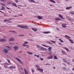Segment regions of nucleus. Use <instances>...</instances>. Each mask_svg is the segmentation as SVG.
I'll return each instance as SVG.
<instances>
[{"label":"nucleus","instance_id":"f257e3e1","mask_svg":"<svg viewBox=\"0 0 74 74\" xmlns=\"http://www.w3.org/2000/svg\"><path fill=\"white\" fill-rule=\"evenodd\" d=\"M17 27H19L20 28H24L25 29H28L29 28L26 26H24V27L22 26L21 25H18Z\"/></svg>","mask_w":74,"mask_h":74},{"label":"nucleus","instance_id":"f03ea898","mask_svg":"<svg viewBox=\"0 0 74 74\" xmlns=\"http://www.w3.org/2000/svg\"><path fill=\"white\" fill-rule=\"evenodd\" d=\"M53 55L47 57V59H53Z\"/></svg>","mask_w":74,"mask_h":74},{"label":"nucleus","instance_id":"7ed1b4c3","mask_svg":"<svg viewBox=\"0 0 74 74\" xmlns=\"http://www.w3.org/2000/svg\"><path fill=\"white\" fill-rule=\"evenodd\" d=\"M38 47L39 48H40V49H42L43 51H47V49L45 48H44L42 47Z\"/></svg>","mask_w":74,"mask_h":74},{"label":"nucleus","instance_id":"20e7f679","mask_svg":"<svg viewBox=\"0 0 74 74\" xmlns=\"http://www.w3.org/2000/svg\"><path fill=\"white\" fill-rule=\"evenodd\" d=\"M37 69L40 71H41V72H42V73L43 72V69H40V68H37Z\"/></svg>","mask_w":74,"mask_h":74},{"label":"nucleus","instance_id":"39448f33","mask_svg":"<svg viewBox=\"0 0 74 74\" xmlns=\"http://www.w3.org/2000/svg\"><path fill=\"white\" fill-rule=\"evenodd\" d=\"M16 60H17L18 61V62L20 63H21V64H22V61H21V60H20V59H19V58H16Z\"/></svg>","mask_w":74,"mask_h":74},{"label":"nucleus","instance_id":"423d86ee","mask_svg":"<svg viewBox=\"0 0 74 74\" xmlns=\"http://www.w3.org/2000/svg\"><path fill=\"white\" fill-rule=\"evenodd\" d=\"M4 51L5 53H8V50L6 49H4Z\"/></svg>","mask_w":74,"mask_h":74},{"label":"nucleus","instance_id":"0eeeda50","mask_svg":"<svg viewBox=\"0 0 74 74\" xmlns=\"http://www.w3.org/2000/svg\"><path fill=\"white\" fill-rule=\"evenodd\" d=\"M14 40H15V39H14V38H11L9 39V41H14Z\"/></svg>","mask_w":74,"mask_h":74},{"label":"nucleus","instance_id":"6e6552de","mask_svg":"<svg viewBox=\"0 0 74 74\" xmlns=\"http://www.w3.org/2000/svg\"><path fill=\"white\" fill-rule=\"evenodd\" d=\"M5 41H7V40L5 39H0V42H5Z\"/></svg>","mask_w":74,"mask_h":74},{"label":"nucleus","instance_id":"1a4fd4ad","mask_svg":"<svg viewBox=\"0 0 74 74\" xmlns=\"http://www.w3.org/2000/svg\"><path fill=\"white\" fill-rule=\"evenodd\" d=\"M24 71L25 74H29V73H28V72L26 71V69L24 68Z\"/></svg>","mask_w":74,"mask_h":74},{"label":"nucleus","instance_id":"9d476101","mask_svg":"<svg viewBox=\"0 0 74 74\" xmlns=\"http://www.w3.org/2000/svg\"><path fill=\"white\" fill-rule=\"evenodd\" d=\"M12 5H14V6H15L16 7H17V6L16 5V3H12Z\"/></svg>","mask_w":74,"mask_h":74},{"label":"nucleus","instance_id":"9b49d317","mask_svg":"<svg viewBox=\"0 0 74 74\" xmlns=\"http://www.w3.org/2000/svg\"><path fill=\"white\" fill-rule=\"evenodd\" d=\"M29 1L30 3H35V1L34 0H28Z\"/></svg>","mask_w":74,"mask_h":74},{"label":"nucleus","instance_id":"f8f14e48","mask_svg":"<svg viewBox=\"0 0 74 74\" xmlns=\"http://www.w3.org/2000/svg\"><path fill=\"white\" fill-rule=\"evenodd\" d=\"M58 16L59 17H60V18H62V19H63V16H62V15H61L60 14H58Z\"/></svg>","mask_w":74,"mask_h":74},{"label":"nucleus","instance_id":"ddd939ff","mask_svg":"<svg viewBox=\"0 0 74 74\" xmlns=\"http://www.w3.org/2000/svg\"><path fill=\"white\" fill-rule=\"evenodd\" d=\"M6 48L8 49V50H11V49L10 47H6Z\"/></svg>","mask_w":74,"mask_h":74},{"label":"nucleus","instance_id":"4468645a","mask_svg":"<svg viewBox=\"0 0 74 74\" xmlns=\"http://www.w3.org/2000/svg\"><path fill=\"white\" fill-rule=\"evenodd\" d=\"M69 41L70 42L72 43V44H73L74 43V42H73V40L72 39H69Z\"/></svg>","mask_w":74,"mask_h":74},{"label":"nucleus","instance_id":"2eb2a0df","mask_svg":"<svg viewBox=\"0 0 74 74\" xmlns=\"http://www.w3.org/2000/svg\"><path fill=\"white\" fill-rule=\"evenodd\" d=\"M13 48H14V49H15V50H17V49H18V47H14Z\"/></svg>","mask_w":74,"mask_h":74},{"label":"nucleus","instance_id":"dca6fc26","mask_svg":"<svg viewBox=\"0 0 74 74\" xmlns=\"http://www.w3.org/2000/svg\"><path fill=\"white\" fill-rule=\"evenodd\" d=\"M72 8V7L71 6H70L69 7H67L66 8V10H69V9H70Z\"/></svg>","mask_w":74,"mask_h":74},{"label":"nucleus","instance_id":"f3484780","mask_svg":"<svg viewBox=\"0 0 74 74\" xmlns=\"http://www.w3.org/2000/svg\"><path fill=\"white\" fill-rule=\"evenodd\" d=\"M51 49H52V47H49L48 48V51L49 52H50L51 51Z\"/></svg>","mask_w":74,"mask_h":74},{"label":"nucleus","instance_id":"a211bd4d","mask_svg":"<svg viewBox=\"0 0 74 74\" xmlns=\"http://www.w3.org/2000/svg\"><path fill=\"white\" fill-rule=\"evenodd\" d=\"M55 20H56V21H60L61 20V19L59 18H56L55 19Z\"/></svg>","mask_w":74,"mask_h":74},{"label":"nucleus","instance_id":"6ab92c4d","mask_svg":"<svg viewBox=\"0 0 74 74\" xmlns=\"http://www.w3.org/2000/svg\"><path fill=\"white\" fill-rule=\"evenodd\" d=\"M50 1H51V2H52V3H56V2H55V1L54 0H50Z\"/></svg>","mask_w":74,"mask_h":74},{"label":"nucleus","instance_id":"aec40b11","mask_svg":"<svg viewBox=\"0 0 74 74\" xmlns=\"http://www.w3.org/2000/svg\"><path fill=\"white\" fill-rule=\"evenodd\" d=\"M9 32H10L14 33H16V32L15 31H9Z\"/></svg>","mask_w":74,"mask_h":74},{"label":"nucleus","instance_id":"412c9836","mask_svg":"<svg viewBox=\"0 0 74 74\" xmlns=\"http://www.w3.org/2000/svg\"><path fill=\"white\" fill-rule=\"evenodd\" d=\"M2 8L3 10H4L5 9V8L3 6H2Z\"/></svg>","mask_w":74,"mask_h":74},{"label":"nucleus","instance_id":"4be33fe9","mask_svg":"<svg viewBox=\"0 0 74 74\" xmlns=\"http://www.w3.org/2000/svg\"><path fill=\"white\" fill-rule=\"evenodd\" d=\"M32 30H33V31H37V29L36 28H32Z\"/></svg>","mask_w":74,"mask_h":74},{"label":"nucleus","instance_id":"5701e85b","mask_svg":"<svg viewBox=\"0 0 74 74\" xmlns=\"http://www.w3.org/2000/svg\"><path fill=\"white\" fill-rule=\"evenodd\" d=\"M70 13L72 15H74V12H70Z\"/></svg>","mask_w":74,"mask_h":74},{"label":"nucleus","instance_id":"b1692460","mask_svg":"<svg viewBox=\"0 0 74 74\" xmlns=\"http://www.w3.org/2000/svg\"><path fill=\"white\" fill-rule=\"evenodd\" d=\"M35 67H37V68H38H38H40V66H39V65H38L37 64H36V65Z\"/></svg>","mask_w":74,"mask_h":74},{"label":"nucleus","instance_id":"393cba45","mask_svg":"<svg viewBox=\"0 0 74 74\" xmlns=\"http://www.w3.org/2000/svg\"><path fill=\"white\" fill-rule=\"evenodd\" d=\"M0 4L2 5H3V6H5V4L3 3H1Z\"/></svg>","mask_w":74,"mask_h":74},{"label":"nucleus","instance_id":"a878e982","mask_svg":"<svg viewBox=\"0 0 74 74\" xmlns=\"http://www.w3.org/2000/svg\"><path fill=\"white\" fill-rule=\"evenodd\" d=\"M45 34H48V33H50V32H44Z\"/></svg>","mask_w":74,"mask_h":74},{"label":"nucleus","instance_id":"bb28decb","mask_svg":"<svg viewBox=\"0 0 74 74\" xmlns=\"http://www.w3.org/2000/svg\"><path fill=\"white\" fill-rule=\"evenodd\" d=\"M65 37H67L68 38H69V39L71 38H70V37L69 36L67 35H65Z\"/></svg>","mask_w":74,"mask_h":74},{"label":"nucleus","instance_id":"cd10ccee","mask_svg":"<svg viewBox=\"0 0 74 74\" xmlns=\"http://www.w3.org/2000/svg\"><path fill=\"white\" fill-rule=\"evenodd\" d=\"M65 50H66V51H67V52H69V49L68 48H65Z\"/></svg>","mask_w":74,"mask_h":74},{"label":"nucleus","instance_id":"c85d7f7f","mask_svg":"<svg viewBox=\"0 0 74 74\" xmlns=\"http://www.w3.org/2000/svg\"><path fill=\"white\" fill-rule=\"evenodd\" d=\"M38 18L40 19H42V17L40 16H38Z\"/></svg>","mask_w":74,"mask_h":74},{"label":"nucleus","instance_id":"c756f323","mask_svg":"<svg viewBox=\"0 0 74 74\" xmlns=\"http://www.w3.org/2000/svg\"><path fill=\"white\" fill-rule=\"evenodd\" d=\"M1 1L3 2V3H5L6 1V0H0Z\"/></svg>","mask_w":74,"mask_h":74},{"label":"nucleus","instance_id":"7c9ffc66","mask_svg":"<svg viewBox=\"0 0 74 74\" xmlns=\"http://www.w3.org/2000/svg\"><path fill=\"white\" fill-rule=\"evenodd\" d=\"M54 59H58V58H57V57L56 56H54Z\"/></svg>","mask_w":74,"mask_h":74},{"label":"nucleus","instance_id":"2f4dec72","mask_svg":"<svg viewBox=\"0 0 74 74\" xmlns=\"http://www.w3.org/2000/svg\"><path fill=\"white\" fill-rule=\"evenodd\" d=\"M62 26L63 27H65V24H63L62 25Z\"/></svg>","mask_w":74,"mask_h":74},{"label":"nucleus","instance_id":"473e14b6","mask_svg":"<svg viewBox=\"0 0 74 74\" xmlns=\"http://www.w3.org/2000/svg\"><path fill=\"white\" fill-rule=\"evenodd\" d=\"M4 22H8V23H10V22H8V21L7 20H4Z\"/></svg>","mask_w":74,"mask_h":74},{"label":"nucleus","instance_id":"72a5a7b5","mask_svg":"<svg viewBox=\"0 0 74 74\" xmlns=\"http://www.w3.org/2000/svg\"><path fill=\"white\" fill-rule=\"evenodd\" d=\"M59 41H60L62 42H63V40H62L60 39H59Z\"/></svg>","mask_w":74,"mask_h":74},{"label":"nucleus","instance_id":"f704fd0d","mask_svg":"<svg viewBox=\"0 0 74 74\" xmlns=\"http://www.w3.org/2000/svg\"><path fill=\"white\" fill-rule=\"evenodd\" d=\"M45 65H46V66H51V64H49L48 63H47L46 64H45Z\"/></svg>","mask_w":74,"mask_h":74},{"label":"nucleus","instance_id":"c9c22d12","mask_svg":"<svg viewBox=\"0 0 74 74\" xmlns=\"http://www.w3.org/2000/svg\"><path fill=\"white\" fill-rule=\"evenodd\" d=\"M27 53H28L29 55H32V54L33 53H30L29 52H27Z\"/></svg>","mask_w":74,"mask_h":74},{"label":"nucleus","instance_id":"e433bc0d","mask_svg":"<svg viewBox=\"0 0 74 74\" xmlns=\"http://www.w3.org/2000/svg\"><path fill=\"white\" fill-rule=\"evenodd\" d=\"M50 41L53 42V43H54V44H55V42H56L55 41Z\"/></svg>","mask_w":74,"mask_h":74},{"label":"nucleus","instance_id":"4c0bfd02","mask_svg":"<svg viewBox=\"0 0 74 74\" xmlns=\"http://www.w3.org/2000/svg\"><path fill=\"white\" fill-rule=\"evenodd\" d=\"M7 60L8 62L9 63H11V62H10V61L8 59Z\"/></svg>","mask_w":74,"mask_h":74},{"label":"nucleus","instance_id":"58836bf2","mask_svg":"<svg viewBox=\"0 0 74 74\" xmlns=\"http://www.w3.org/2000/svg\"><path fill=\"white\" fill-rule=\"evenodd\" d=\"M52 53V52H50L48 53V54H49L50 55H51Z\"/></svg>","mask_w":74,"mask_h":74},{"label":"nucleus","instance_id":"ea45409f","mask_svg":"<svg viewBox=\"0 0 74 74\" xmlns=\"http://www.w3.org/2000/svg\"><path fill=\"white\" fill-rule=\"evenodd\" d=\"M32 73H34V70H33V69H32Z\"/></svg>","mask_w":74,"mask_h":74},{"label":"nucleus","instance_id":"a19ab883","mask_svg":"<svg viewBox=\"0 0 74 74\" xmlns=\"http://www.w3.org/2000/svg\"><path fill=\"white\" fill-rule=\"evenodd\" d=\"M69 1V0H65V1L66 3L68 2Z\"/></svg>","mask_w":74,"mask_h":74},{"label":"nucleus","instance_id":"79ce46f5","mask_svg":"<svg viewBox=\"0 0 74 74\" xmlns=\"http://www.w3.org/2000/svg\"><path fill=\"white\" fill-rule=\"evenodd\" d=\"M4 67H5V68H8V67H7V66H6L4 65Z\"/></svg>","mask_w":74,"mask_h":74},{"label":"nucleus","instance_id":"37998d69","mask_svg":"<svg viewBox=\"0 0 74 74\" xmlns=\"http://www.w3.org/2000/svg\"><path fill=\"white\" fill-rule=\"evenodd\" d=\"M9 69H12V66H9Z\"/></svg>","mask_w":74,"mask_h":74},{"label":"nucleus","instance_id":"c03bdc74","mask_svg":"<svg viewBox=\"0 0 74 74\" xmlns=\"http://www.w3.org/2000/svg\"><path fill=\"white\" fill-rule=\"evenodd\" d=\"M62 69L63 70H65V67H62Z\"/></svg>","mask_w":74,"mask_h":74},{"label":"nucleus","instance_id":"a18cd8bd","mask_svg":"<svg viewBox=\"0 0 74 74\" xmlns=\"http://www.w3.org/2000/svg\"><path fill=\"white\" fill-rule=\"evenodd\" d=\"M23 47H26V46H27V45H26L25 44H24V45H23Z\"/></svg>","mask_w":74,"mask_h":74},{"label":"nucleus","instance_id":"49530a36","mask_svg":"<svg viewBox=\"0 0 74 74\" xmlns=\"http://www.w3.org/2000/svg\"><path fill=\"white\" fill-rule=\"evenodd\" d=\"M67 64H68L69 65H70V63L69 62H67Z\"/></svg>","mask_w":74,"mask_h":74},{"label":"nucleus","instance_id":"de8ad7c7","mask_svg":"<svg viewBox=\"0 0 74 74\" xmlns=\"http://www.w3.org/2000/svg\"><path fill=\"white\" fill-rule=\"evenodd\" d=\"M15 1L16 2V3H18L19 2V1H18L17 0H16Z\"/></svg>","mask_w":74,"mask_h":74},{"label":"nucleus","instance_id":"09e8293b","mask_svg":"<svg viewBox=\"0 0 74 74\" xmlns=\"http://www.w3.org/2000/svg\"><path fill=\"white\" fill-rule=\"evenodd\" d=\"M24 44H28V42H25Z\"/></svg>","mask_w":74,"mask_h":74},{"label":"nucleus","instance_id":"8fccbe9b","mask_svg":"<svg viewBox=\"0 0 74 74\" xmlns=\"http://www.w3.org/2000/svg\"><path fill=\"white\" fill-rule=\"evenodd\" d=\"M40 59L41 60H44V59H43L42 58H40Z\"/></svg>","mask_w":74,"mask_h":74},{"label":"nucleus","instance_id":"3c124183","mask_svg":"<svg viewBox=\"0 0 74 74\" xmlns=\"http://www.w3.org/2000/svg\"><path fill=\"white\" fill-rule=\"evenodd\" d=\"M5 65H8V64L7 63H5Z\"/></svg>","mask_w":74,"mask_h":74},{"label":"nucleus","instance_id":"603ef678","mask_svg":"<svg viewBox=\"0 0 74 74\" xmlns=\"http://www.w3.org/2000/svg\"><path fill=\"white\" fill-rule=\"evenodd\" d=\"M62 52L63 53H65V52L64 51H63V50L62 51Z\"/></svg>","mask_w":74,"mask_h":74},{"label":"nucleus","instance_id":"864d4df0","mask_svg":"<svg viewBox=\"0 0 74 74\" xmlns=\"http://www.w3.org/2000/svg\"><path fill=\"white\" fill-rule=\"evenodd\" d=\"M10 44L12 45H14V43H10Z\"/></svg>","mask_w":74,"mask_h":74},{"label":"nucleus","instance_id":"5fc2aeb1","mask_svg":"<svg viewBox=\"0 0 74 74\" xmlns=\"http://www.w3.org/2000/svg\"><path fill=\"white\" fill-rule=\"evenodd\" d=\"M62 60H63L64 62H65V59H62Z\"/></svg>","mask_w":74,"mask_h":74},{"label":"nucleus","instance_id":"6e6d98bb","mask_svg":"<svg viewBox=\"0 0 74 74\" xmlns=\"http://www.w3.org/2000/svg\"><path fill=\"white\" fill-rule=\"evenodd\" d=\"M36 57H37V58H39L40 57V56L38 55Z\"/></svg>","mask_w":74,"mask_h":74},{"label":"nucleus","instance_id":"4d7b16f0","mask_svg":"<svg viewBox=\"0 0 74 74\" xmlns=\"http://www.w3.org/2000/svg\"><path fill=\"white\" fill-rule=\"evenodd\" d=\"M59 45H62V44L61 43H59Z\"/></svg>","mask_w":74,"mask_h":74},{"label":"nucleus","instance_id":"13d9d810","mask_svg":"<svg viewBox=\"0 0 74 74\" xmlns=\"http://www.w3.org/2000/svg\"><path fill=\"white\" fill-rule=\"evenodd\" d=\"M42 45V46H44V47H47V46H45V45Z\"/></svg>","mask_w":74,"mask_h":74},{"label":"nucleus","instance_id":"bf43d9fd","mask_svg":"<svg viewBox=\"0 0 74 74\" xmlns=\"http://www.w3.org/2000/svg\"><path fill=\"white\" fill-rule=\"evenodd\" d=\"M19 36H23V35H19Z\"/></svg>","mask_w":74,"mask_h":74},{"label":"nucleus","instance_id":"052dcab7","mask_svg":"<svg viewBox=\"0 0 74 74\" xmlns=\"http://www.w3.org/2000/svg\"><path fill=\"white\" fill-rule=\"evenodd\" d=\"M6 8H7V9H8V10H10V8H8L6 7Z\"/></svg>","mask_w":74,"mask_h":74},{"label":"nucleus","instance_id":"680f3d73","mask_svg":"<svg viewBox=\"0 0 74 74\" xmlns=\"http://www.w3.org/2000/svg\"><path fill=\"white\" fill-rule=\"evenodd\" d=\"M22 51H19V53H22Z\"/></svg>","mask_w":74,"mask_h":74},{"label":"nucleus","instance_id":"e2e57ef3","mask_svg":"<svg viewBox=\"0 0 74 74\" xmlns=\"http://www.w3.org/2000/svg\"><path fill=\"white\" fill-rule=\"evenodd\" d=\"M53 69H55V66L53 67Z\"/></svg>","mask_w":74,"mask_h":74},{"label":"nucleus","instance_id":"0e129e2a","mask_svg":"<svg viewBox=\"0 0 74 74\" xmlns=\"http://www.w3.org/2000/svg\"><path fill=\"white\" fill-rule=\"evenodd\" d=\"M34 56H35L36 57H37V55L36 54L34 55Z\"/></svg>","mask_w":74,"mask_h":74},{"label":"nucleus","instance_id":"69168bd1","mask_svg":"<svg viewBox=\"0 0 74 74\" xmlns=\"http://www.w3.org/2000/svg\"><path fill=\"white\" fill-rule=\"evenodd\" d=\"M68 20H69V21H71V19L70 18H68Z\"/></svg>","mask_w":74,"mask_h":74},{"label":"nucleus","instance_id":"338daca9","mask_svg":"<svg viewBox=\"0 0 74 74\" xmlns=\"http://www.w3.org/2000/svg\"><path fill=\"white\" fill-rule=\"evenodd\" d=\"M20 16H22V14H20Z\"/></svg>","mask_w":74,"mask_h":74},{"label":"nucleus","instance_id":"774afa93","mask_svg":"<svg viewBox=\"0 0 74 74\" xmlns=\"http://www.w3.org/2000/svg\"><path fill=\"white\" fill-rule=\"evenodd\" d=\"M21 73L22 74H23V72H21Z\"/></svg>","mask_w":74,"mask_h":74}]
</instances>
